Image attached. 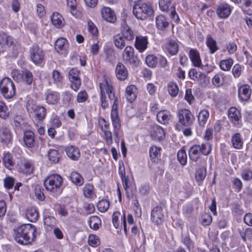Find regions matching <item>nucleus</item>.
<instances>
[{"instance_id": "obj_1", "label": "nucleus", "mask_w": 252, "mask_h": 252, "mask_svg": "<svg viewBox=\"0 0 252 252\" xmlns=\"http://www.w3.org/2000/svg\"><path fill=\"white\" fill-rule=\"evenodd\" d=\"M99 89L100 94H107L109 99L111 100H114L112 107L111 116L112 124L114 128V132L115 135L116 137H118L119 134L118 131L120 129L121 125L118 111V100L115 95L114 88L110 80L104 79L102 82L100 83Z\"/></svg>"}, {"instance_id": "obj_2", "label": "nucleus", "mask_w": 252, "mask_h": 252, "mask_svg": "<svg viewBox=\"0 0 252 252\" xmlns=\"http://www.w3.org/2000/svg\"><path fill=\"white\" fill-rule=\"evenodd\" d=\"M36 229L31 224H23L14 230L15 241L19 244L27 245L32 242L35 237Z\"/></svg>"}, {"instance_id": "obj_3", "label": "nucleus", "mask_w": 252, "mask_h": 252, "mask_svg": "<svg viewBox=\"0 0 252 252\" xmlns=\"http://www.w3.org/2000/svg\"><path fill=\"white\" fill-rule=\"evenodd\" d=\"M63 179L59 174H52L47 176L44 180V186L45 189L54 195H59L62 192Z\"/></svg>"}, {"instance_id": "obj_4", "label": "nucleus", "mask_w": 252, "mask_h": 252, "mask_svg": "<svg viewBox=\"0 0 252 252\" xmlns=\"http://www.w3.org/2000/svg\"><path fill=\"white\" fill-rule=\"evenodd\" d=\"M133 13L137 19L144 20L153 16L154 10L147 3H137L133 6Z\"/></svg>"}, {"instance_id": "obj_5", "label": "nucleus", "mask_w": 252, "mask_h": 252, "mask_svg": "<svg viewBox=\"0 0 252 252\" xmlns=\"http://www.w3.org/2000/svg\"><path fill=\"white\" fill-rule=\"evenodd\" d=\"M0 91L4 98H12L16 94L14 82L9 78H3L0 82Z\"/></svg>"}, {"instance_id": "obj_6", "label": "nucleus", "mask_w": 252, "mask_h": 252, "mask_svg": "<svg viewBox=\"0 0 252 252\" xmlns=\"http://www.w3.org/2000/svg\"><path fill=\"white\" fill-rule=\"evenodd\" d=\"M26 106L29 113H34V117L37 120L42 121L45 118L47 110L44 107L37 105L33 100H29Z\"/></svg>"}, {"instance_id": "obj_7", "label": "nucleus", "mask_w": 252, "mask_h": 252, "mask_svg": "<svg viewBox=\"0 0 252 252\" xmlns=\"http://www.w3.org/2000/svg\"><path fill=\"white\" fill-rule=\"evenodd\" d=\"M122 57L126 63H129L135 66H137L140 62L137 56L134 54V48L131 46L126 47L123 51Z\"/></svg>"}, {"instance_id": "obj_8", "label": "nucleus", "mask_w": 252, "mask_h": 252, "mask_svg": "<svg viewBox=\"0 0 252 252\" xmlns=\"http://www.w3.org/2000/svg\"><path fill=\"white\" fill-rule=\"evenodd\" d=\"M16 163L21 172L27 174H30L33 172V163L32 160L23 157H20L17 158Z\"/></svg>"}, {"instance_id": "obj_9", "label": "nucleus", "mask_w": 252, "mask_h": 252, "mask_svg": "<svg viewBox=\"0 0 252 252\" xmlns=\"http://www.w3.org/2000/svg\"><path fill=\"white\" fill-rule=\"evenodd\" d=\"M30 56L32 61L35 64H41L44 60V54L37 45H33L31 48Z\"/></svg>"}, {"instance_id": "obj_10", "label": "nucleus", "mask_w": 252, "mask_h": 252, "mask_svg": "<svg viewBox=\"0 0 252 252\" xmlns=\"http://www.w3.org/2000/svg\"><path fill=\"white\" fill-rule=\"evenodd\" d=\"M79 73L76 68H72L68 72V78L71 82L70 88L75 92L79 90L81 85Z\"/></svg>"}, {"instance_id": "obj_11", "label": "nucleus", "mask_w": 252, "mask_h": 252, "mask_svg": "<svg viewBox=\"0 0 252 252\" xmlns=\"http://www.w3.org/2000/svg\"><path fill=\"white\" fill-rule=\"evenodd\" d=\"M179 123L185 126H190L194 120L193 116L188 109H182L178 114Z\"/></svg>"}, {"instance_id": "obj_12", "label": "nucleus", "mask_w": 252, "mask_h": 252, "mask_svg": "<svg viewBox=\"0 0 252 252\" xmlns=\"http://www.w3.org/2000/svg\"><path fill=\"white\" fill-rule=\"evenodd\" d=\"M151 216L152 221L156 225L160 224L164 221V215L161 206L154 207L152 210Z\"/></svg>"}, {"instance_id": "obj_13", "label": "nucleus", "mask_w": 252, "mask_h": 252, "mask_svg": "<svg viewBox=\"0 0 252 252\" xmlns=\"http://www.w3.org/2000/svg\"><path fill=\"white\" fill-rule=\"evenodd\" d=\"M12 138V134L9 128L6 126L0 127V142L1 143L8 145L11 143Z\"/></svg>"}, {"instance_id": "obj_14", "label": "nucleus", "mask_w": 252, "mask_h": 252, "mask_svg": "<svg viewBox=\"0 0 252 252\" xmlns=\"http://www.w3.org/2000/svg\"><path fill=\"white\" fill-rule=\"evenodd\" d=\"M231 10V7L229 4L226 3H222L218 6L216 13L219 18L225 19L230 15Z\"/></svg>"}, {"instance_id": "obj_15", "label": "nucleus", "mask_w": 252, "mask_h": 252, "mask_svg": "<svg viewBox=\"0 0 252 252\" xmlns=\"http://www.w3.org/2000/svg\"><path fill=\"white\" fill-rule=\"evenodd\" d=\"M66 155L73 160H78L80 157L79 149L73 145L66 146L64 148Z\"/></svg>"}, {"instance_id": "obj_16", "label": "nucleus", "mask_w": 252, "mask_h": 252, "mask_svg": "<svg viewBox=\"0 0 252 252\" xmlns=\"http://www.w3.org/2000/svg\"><path fill=\"white\" fill-rule=\"evenodd\" d=\"M148 44V42L146 36L141 35L136 36L134 46L140 52H143L147 49Z\"/></svg>"}, {"instance_id": "obj_17", "label": "nucleus", "mask_w": 252, "mask_h": 252, "mask_svg": "<svg viewBox=\"0 0 252 252\" xmlns=\"http://www.w3.org/2000/svg\"><path fill=\"white\" fill-rule=\"evenodd\" d=\"M68 48L67 40L63 37L58 39L55 43V50L60 54H66Z\"/></svg>"}, {"instance_id": "obj_18", "label": "nucleus", "mask_w": 252, "mask_h": 252, "mask_svg": "<svg viewBox=\"0 0 252 252\" xmlns=\"http://www.w3.org/2000/svg\"><path fill=\"white\" fill-rule=\"evenodd\" d=\"M116 77L120 80H125L128 76V71L125 65L119 62L115 69Z\"/></svg>"}, {"instance_id": "obj_19", "label": "nucleus", "mask_w": 252, "mask_h": 252, "mask_svg": "<svg viewBox=\"0 0 252 252\" xmlns=\"http://www.w3.org/2000/svg\"><path fill=\"white\" fill-rule=\"evenodd\" d=\"M102 17L106 21L114 23L116 20V16L114 12L109 7H105L101 10Z\"/></svg>"}, {"instance_id": "obj_20", "label": "nucleus", "mask_w": 252, "mask_h": 252, "mask_svg": "<svg viewBox=\"0 0 252 252\" xmlns=\"http://www.w3.org/2000/svg\"><path fill=\"white\" fill-rule=\"evenodd\" d=\"M228 117L230 121L235 125H237L241 118L240 111L236 107H232L228 111Z\"/></svg>"}, {"instance_id": "obj_21", "label": "nucleus", "mask_w": 252, "mask_h": 252, "mask_svg": "<svg viewBox=\"0 0 252 252\" xmlns=\"http://www.w3.org/2000/svg\"><path fill=\"white\" fill-rule=\"evenodd\" d=\"M251 89L249 85H242L238 89V96L243 101H247L251 95Z\"/></svg>"}, {"instance_id": "obj_22", "label": "nucleus", "mask_w": 252, "mask_h": 252, "mask_svg": "<svg viewBox=\"0 0 252 252\" xmlns=\"http://www.w3.org/2000/svg\"><path fill=\"white\" fill-rule=\"evenodd\" d=\"M156 25L158 30L165 31L169 27V20L164 15H159L156 18Z\"/></svg>"}, {"instance_id": "obj_23", "label": "nucleus", "mask_w": 252, "mask_h": 252, "mask_svg": "<svg viewBox=\"0 0 252 252\" xmlns=\"http://www.w3.org/2000/svg\"><path fill=\"white\" fill-rule=\"evenodd\" d=\"M121 33L123 37L128 41H132L135 36L133 30L126 24L123 26Z\"/></svg>"}, {"instance_id": "obj_24", "label": "nucleus", "mask_w": 252, "mask_h": 252, "mask_svg": "<svg viewBox=\"0 0 252 252\" xmlns=\"http://www.w3.org/2000/svg\"><path fill=\"white\" fill-rule=\"evenodd\" d=\"M51 19L52 24L56 28H61L64 25V19L62 15L58 12L53 13Z\"/></svg>"}, {"instance_id": "obj_25", "label": "nucleus", "mask_w": 252, "mask_h": 252, "mask_svg": "<svg viewBox=\"0 0 252 252\" xmlns=\"http://www.w3.org/2000/svg\"><path fill=\"white\" fill-rule=\"evenodd\" d=\"M189 57L193 64L196 67H200L201 65V60L200 54L196 49H191L189 51Z\"/></svg>"}, {"instance_id": "obj_26", "label": "nucleus", "mask_w": 252, "mask_h": 252, "mask_svg": "<svg viewBox=\"0 0 252 252\" xmlns=\"http://www.w3.org/2000/svg\"><path fill=\"white\" fill-rule=\"evenodd\" d=\"M200 145H194L192 146L189 151V159L193 161H197L200 158Z\"/></svg>"}, {"instance_id": "obj_27", "label": "nucleus", "mask_w": 252, "mask_h": 252, "mask_svg": "<svg viewBox=\"0 0 252 252\" xmlns=\"http://www.w3.org/2000/svg\"><path fill=\"white\" fill-rule=\"evenodd\" d=\"M126 96L127 100L130 102L135 100L137 97V88L134 85H131L126 87Z\"/></svg>"}, {"instance_id": "obj_28", "label": "nucleus", "mask_w": 252, "mask_h": 252, "mask_svg": "<svg viewBox=\"0 0 252 252\" xmlns=\"http://www.w3.org/2000/svg\"><path fill=\"white\" fill-rule=\"evenodd\" d=\"M23 139L25 144L28 147L34 146V134L31 130H26L24 133Z\"/></svg>"}, {"instance_id": "obj_29", "label": "nucleus", "mask_w": 252, "mask_h": 252, "mask_svg": "<svg viewBox=\"0 0 252 252\" xmlns=\"http://www.w3.org/2000/svg\"><path fill=\"white\" fill-rule=\"evenodd\" d=\"M2 162L5 167L11 169L14 165L13 156L9 152H4L3 153Z\"/></svg>"}, {"instance_id": "obj_30", "label": "nucleus", "mask_w": 252, "mask_h": 252, "mask_svg": "<svg viewBox=\"0 0 252 252\" xmlns=\"http://www.w3.org/2000/svg\"><path fill=\"white\" fill-rule=\"evenodd\" d=\"M151 135L152 137L159 141L163 139L165 136L163 129L158 126H155L152 128Z\"/></svg>"}, {"instance_id": "obj_31", "label": "nucleus", "mask_w": 252, "mask_h": 252, "mask_svg": "<svg viewBox=\"0 0 252 252\" xmlns=\"http://www.w3.org/2000/svg\"><path fill=\"white\" fill-rule=\"evenodd\" d=\"M26 216L29 221L35 222L39 218V214L35 208L30 207L27 210Z\"/></svg>"}, {"instance_id": "obj_32", "label": "nucleus", "mask_w": 252, "mask_h": 252, "mask_svg": "<svg viewBox=\"0 0 252 252\" xmlns=\"http://www.w3.org/2000/svg\"><path fill=\"white\" fill-rule=\"evenodd\" d=\"M231 143L233 147L236 149H241L243 146V140L239 133L234 134L231 137Z\"/></svg>"}, {"instance_id": "obj_33", "label": "nucleus", "mask_w": 252, "mask_h": 252, "mask_svg": "<svg viewBox=\"0 0 252 252\" xmlns=\"http://www.w3.org/2000/svg\"><path fill=\"white\" fill-rule=\"evenodd\" d=\"M167 52L171 55L176 54L178 51L179 46L177 41L175 40H169L166 45Z\"/></svg>"}, {"instance_id": "obj_34", "label": "nucleus", "mask_w": 252, "mask_h": 252, "mask_svg": "<svg viewBox=\"0 0 252 252\" xmlns=\"http://www.w3.org/2000/svg\"><path fill=\"white\" fill-rule=\"evenodd\" d=\"M158 121L162 124H167L170 119L171 115L165 110L160 111L157 114Z\"/></svg>"}, {"instance_id": "obj_35", "label": "nucleus", "mask_w": 252, "mask_h": 252, "mask_svg": "<svg viewBox=\"0 0 252 252\" xmlns=\"http://www.w3.org/2000/svg\"><path fill=\"white\" fill-rule=\"evenodd\" d=\"M83 194L87 198H92L95 196L94 189L93 185L87 184L83 188Z\"/></svg>"}, {"instance_id": "obj_36", "label": "nucleus", "mask_w": 252, "mask_h": 252, "mask_svg": "<svg viewBox=\"0 0 252 252\" xmlns=\"http://www.w3.org/2000/svg\"><path fill=\"white\" fill-rule=\"evenodd\" d=\"M70 179L74 184L77 186H81L84 183V179L77 172L73 171L70 175Z\"/></svg>"}, {"instance_id": "obj_37", "label": "nucleus", "mask_w": 252, "mask_h": 252, "mask_svg": "<svg viewBox=\"0 0 252 252\" xmlns=\"http://www.w3.org/2000/svg\"><path fill=\"white\" fill-rule=\"evenodd\" d=\"M209 116V112L206 110H202L199 112L198 115V121L200 126H204L208 119Z\"/></svg>"}, {"instance_id": "obj_38", "label": "nucleus", "mask_w": 252, "mask_h": 252, "mask_svg": "<svg viewBox=\"0 0 252 252\" xmlns=\"http://www.w3.org/2000/svg\"><path fill=\"white\" fill-rule=\"evenodd\" d=\"M59 94L54 92H52L48 93L46 96V102L50 104H57L59 100Z\"/></svg>"}, {"instance_id": "obj_39", "label": "nucleus", "mask_w": 252, "mask_h": 252, "mask_svg": "<svg viewBox=\"0 0 252 252\" xmlns=\"http://www.w3.org/2000/svg\"><path fill=\"white\" fill-rule=\"evenodd\" d=\"M189 75L191 79L195 80H197L202 83L201 81L202 79H205L206 75L204 73L198 72L196 69H191L189 72Z\"/></svg>"}, {"instance_id": "obj_40", "label": "nucleus", "mask_w": 252, "mask_h": 252, "mask_svg": "<svg viewBox=\"0 0 252 252\" xmlns=\"http://www.w3.org/2000/svg\"><path fill=\"white\" fill-rule=\"evenodd\" d=\"M88 223L91 228L96 230L99 228L101 224V220L98 217L93 216L90 217Z\"/></svg>"}, {"instance_id": "obj_41", "label": "nucleus", "mask_w": 252, "mask_h": 252, "mask_svg": "<svg viewBox=\"0 0 252 252\" xmlns=\"http://www.w3.org/2000/svg\"><path fill=\"white\" fill-rule=\"evenodd\" d=\"M206 44L209 48L210 52L211 54H214L219 49L216 41L210 35H208L207 37Z\"/></svg>"}, {"instance_id": "obj_42", "label": "nucleus", "mask_w": 252, "mask_h": 252, "mask_svg": "<svg viewBox=\"0 0 252 252\" xmlns=\"http://www.w3.org/2000/svg\"><path fill=\"white\" fill-rule=\"evenodd\" d=\"M0 43L11 46L14 44V40L12 37L2 33L0 34Z\"/></svg>"}, {"instance_id": "obj_43", "label": "nucleus", "mask_w": 252, "mask_h": 252, "mask_svg": "<svg viewBox=\"0 0 252 252\" xmlns=\"http://www.w3.org/2000/svg\"><path fill=\"white\" fill-rule=\"evenodd\" d=\"M125 39L122 35L117 34L114 37V43L116 47L122 49L126 46Z\"/></svg>"}, {"instance_id": "obj_44", "label": "nucleus", "mask_w": 252, "mask_h": 252, "mask_svg": "<svg viewBox=\"0 0 252 252\" xmlns=\"http://www.w3.org/2000/svg\"><path fill=\"white\" fill-rule=\"evenodd\" d=\"M233 63V60L231 58H229L221 61L220 62L219 65L222 70L228 71L231 68Z\"/></svg>"}, {"instance_id": "obj_45", "label": "nucleus", "mask_w": 252, "mask_h": 252, "mask_svg": "<svg viewBox=\"0 0 252 252\" xmlns=\"http://www.w3.org/2000/svg\"><path fill=\"white\" fill-rule=\"evenodd\" d=\"M23 78L22 80L28 85H31L33 82V75L32 73L28 69L23 71Z\"/></svg>"}, {"instance_id": "obj_46", "label": "nucleus", "mask_w": 252, "mask_h": 252, "mask_svg": "<svg viewBox=\"0 0 252 252\" xmlns=\"http://www.w3.org/2000/svg\"><path fill=\"white\" fill-rule=\"evenodd\" d=\"M223 78L224 74L222 72H219L212 78V84L216 87H219L222 84Z\"/></svg>"}, {"instance_id": "obj_47", "label": "nucleus", "mask_w": 252, "mask_h": 252, "mask_svg": "<svg viewBox=\"0 0 252 252\" xmlns=\"http://www.w3.org/2000/svg\"><path fill=\"white\" fill-rule=\"evenodd\" d=\"M44 225L46 226V228H52L55 226L57 223V220L56 218L53 216H47L44 219Z\"/></svg>"}, {"instance_id": "obj_48", "label": "nucleus", "mask_w": 252, "mask_h": 252, "mask_svg": "<svg viewBox=\"0 0 252 252\" xmlns=\"http://www.w3.org/2000/svg\"><path fill=\"white\" fill-rule=\"evenodd\" d=\"M181 241L187 247L189 251H190L193 248L194 243L189 234L183 235Z\"/></svg>"}, {"instance_id": "obj_49", "label": "nucleus", "mask_w": 252, "mask_h": 252, "mask_svg": "<svg viewBox=\"0 0 252 252\" xmlns=\"http://www.w3.org/2000/svg\"><path fill=\"white\" fill-rule=\"evenodd\" d=\"M59 152L56 150H50L48 152V158L53 163H58L59 160Z\"/></svg>"}, {"instance_id": "obj_50", "label": "nucleus", "mask_w": 252, "mask_h": 252, "mask_svg": "<svg viewBox=\"0 0 252 252\" xmlns=\"http://www.w3.org/2000/svg\"><path fill=\"white\" fill-rule=\"evenodd\" d=\"M110 202L107 200H101L97 204V207L99 211L102 213L105 212L109 208Z\"/></svg>"}, {"instance_id": "obj_51", "label": "nucleus", "mask_w": 252, "mask_h": 252, "mask_svg": "<svg viewBox=\"0 0 252 252\" xmlns=\"http://www.w3.org/2000/svg\"><path fill=\"white\" fill-rule=\"evenodd\" d=\"M177 158L180 163L182 165H185L187 162V156L186 151L182 149L178 151L177 153Z\"/></svg>"}, {"instance_id": "obj_52", "label": "nucleus", "mask_w": 252, "mask_h": 252, "mask_svg": "<svg viewBox=\"0 0 252 252\" xmlns=\"http://www.w3.org/2000/svg\"><path fill=\"white\" fill-rule=\"evenodd\" d=\"M9 112L5 103L0 101V117L6 119L8 117Z\"/></svg>"}, {"instance_id": "obj_53", "label": "nucleus", "mask_w": 252, "mask_h": 252, "mask_svg": "<svg viewBox=\"0 0 252 252\" xmlns=\"http://www.w3.org/2000/svg\"><path fill=\"white\" fill-rule=\"evenodd\" d=\"M88 244L93 247H96L100 244L98 237L94 234H91L88 239Z\"/></svg>"}, {"instance_id": "obj_54", "label": "nucleus", "mask_w": 252, "mask_h": 252, "mask_svg": "<svg viewBox=\"0 0 252 252\" xmlns=\"http://www.w3.org/2000/svg\"><path fill=\"white\" fill-rule=\"evenodd\" d=\"M168 90L169 94L172 96H176L179 92V88L177 85L173 82H170L168 85Z\"/></svg>"}, {"instance_id": "obj_55", "label": "nucleus", "mask_w": 252, "mask_h": 252, "mask_svg": "<svg viewBox=\"0 0 252 252\" xmlns=\"http://www.w3.org/2000/svg\"><path fill=\"white\" fill-rule=\"evenodd\" d=\"M171 2V0H159L158 4L159 9L162 12H167L168 11Z\"/></svg>"}, {"instance_id": "obj_56", "label": "nucleus", "mask_w": 252, "mask_h": 252, "mask_svg": "<svg viewBox=\"0 0 252 252\" xmlns=\"http://www.w3.org/2000/svg\"><path fill=\"white\" fill-rule=\"evenodd\" d=\"M88 29L89 32L94 37L97 36V29L94 23L91 20H89L88 21Z\"/></svg>"}, {"instance_id": "obj_57", "label": "nucleus", "mask_w": 252, "mask_h": 252, "mask_svg": "<svg viewBox=\"0 0 252 252\" xmlns=\"http://www.w3.org/2000/svg\"><path fill=\"white\" fill-rule=\"evenodd\" d=\"M145 62L149 67H155L158 63L157 58L153 55H149L146 58Z\"/></svg>"}, {"instance_id": "obj_58", "label": "nucleus", "mask_w": 252, "mask_h": 252, "mask_svg": "<svg viewBox=\"0 0 252 252\" xmlns=\"http://www.w3.org/2000/svg\"><path fill=\"white\" fill-rule=\"evenodd\" d=\"M35 195L37 199L43 201L45 199V196L43 193V189L41 186L36 185L35 186Z\"/></svg>"}, {"instance_id": "obj_59", "label": "nucleus", "mask_w": 252, "mask_h": 252, "mask_svg": "<svg viewBox=\"0 0 252 252\" xmlns=\"http://www.w3.org/2000/svg\"><path fill=\"white\" fill-rule=\"evenodd\" d=\"M200 148L201 153L205 156L208 155L212 150L211 146L208 142L202 143Z\"/></svg>"}, {"instance_id": "obj_60", "label": "nucleus", "mask_w": 252, "mask_h": 252, "mask_svg": "<svg viewBox=\"0 0 252 252\" xmlns=\"http://www.w3.org/2000/svg\"><path fill=\"white\" fill-rule=\"evenodd\" d=\"M244 7L243 10L248 15H252V1L251 0H243Z\"/></svg>"}, {"instance_id": "obj_61", "label": "nucleus", "mask_w": 252, "mask_h": 252, "mask_svg": "<svg viewBox=\"0 0 252 252\" xmlns=\"http://www.w3.org/2000/svg\"><path fill=\"white\" fill-rule=\"evenodd\" d=\"M170 11L169 16L171 20H172L174 22L176 23H178L180 21V19L176 11L175 6L173 5L169 9Z\"/></svg>"}, {"instance_id": "obj_62", "label": "nucleus", "mask_w": 252, "mask_h": 252, "mask_svg": "<svg viewBox=\"0 0 252 252\" xmlns=\"http://www.w3.org/2000/svg\"><path fill=\"white\" fill-rule=\"evenodd\" d=\"M88 97L87 93L85 91H82L78 93L76 101L78 103H83L88 99Z\"/></svg>"}, {"instance_id": "obj_63", "label": "nucleus", "mask_w": 252, "mask_h": 252, "mask_svg": "<svg viewBox=\"0 0 252 252\" xmlns=\"http://www.w3.org/2000/svg\"><path fill=\"white\" fill-rule=\"evenodd\" d=\"M3 182L4 187L9 189L13 188L15 183V179L12 177L8 176L4 179Z\"/></svg>"}, {"instance_id": "obj_64", "label": "nucleus", "mask_w": 252, "mask_h": 252, "mask_svg": "<svg viewBox=\"0 0 252 252\" xmlns=\"http://www.w3.org/2000/svg\"><path fill=\"white\" fill-rule=\"evenodd\" d=\"M241 177L246 181H250L252 179V170L246 169L241 173Z\"/></svg>"}]
</instances>
